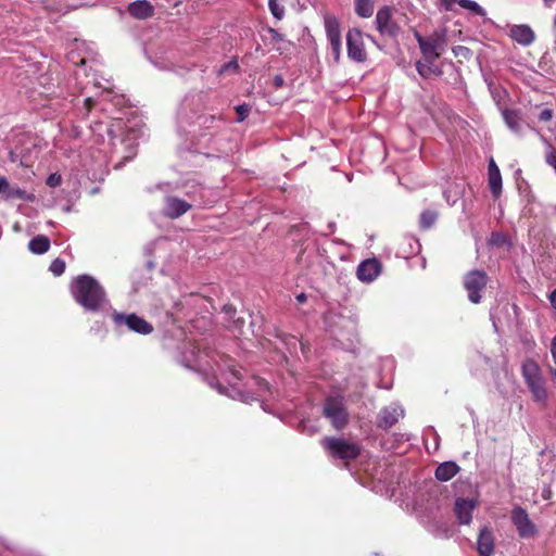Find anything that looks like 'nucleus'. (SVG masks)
<instances>
[{
  "label": "nucleus",
  "mask_w": 556,
  "mask_h": 556,
  "mask_svg": "<svg viewBox=\"0 0 556 556\" xmlns=\"http://www.w3.org/2000/svg\"><path fill=\"white\" fill-rule=\"evenodd\" d=\"M73 298L85 309L97 312L105 300V292L100 283L89 275H79L71 288Z\"/></svg>",
  "instance_id": "f257e3e1"
},
{
  "label": "nucleus",
  "mask_w": 556,
  "mask_h": 556,
  "mask_svg": "<svg viewBox=\"0 0 556 556\" xmlns=\"http://www.w3.org/2000/svg\"><path fill=\"white\" fill-rule=\"evenodd\" d=\"M320 445L332 460H340L344 467H349L362 453V446L343 437L327 435L320 440Z\"/></svg>",
  "instance_id": "f03ea898"
},
{
  "label": "nucleus",
  "mask_w": 556,
  "mask_h": 556,
  "mask_svg": "<svg viewBox=\"0 0 556 556\" xmlns=\"http://www.w3.org/2000/svg\"><path fill=\"white\" fill-rule=\"evenodd\" d=\"M521 375L534 401L545 404L548 397V393L539 364L531 358H527L522 363Z\"/></svg>",
  "instance_id": "7ed1b4c3"
},
{
  "label": "nucleus",
  "mask_w": 556,
  "mask_h": 556,
  "mask_svg": "<svg viewBox=\"0 0 556 556\" xmlns=\"http://www.w3.org/2000/svg\"><path fill=\"white\" fill-rule=\"evenodd\" d=\"M323 414L338 431L343 430L349 424V413L341 396L327 397Z\"/></svg>",
  "instance_id": "20e7f679"
},
{
  "label": "nucleus",
  "mask_w": 556,
  "mask_h": 556,
  "mask_svg": "<svg viewBox=\"0 0 556 556\" xmlns=\"http://www.w3.org/2000/svg\"><path fill=\"white\" fill-rule=\"evenodd\" d=\"M489 277L485 271L473 269L463 277V286L472 304H479L482 300V292L485 290Z\"/></svg>",
  "instance_id": "39448f33"
},
{
  "label": "nucleus",
  "mask_w": 556,
  "mask_h": 556,
  "mask_svg": "<svg viewBox=\"0 0 556 556\" xmlns=\"http://www.w3.org/2000/svg\"><path fill=\"white\" fill-rule=\"evenodd\" d=\"M365 34L358 28H350L346 33L348 56L355 63H365L368 54L364 42ZM372 40L370 35H366Z\"/></svg>",
  "instance_id": "423d86ee"
},
{
  "label": "nucleus",
  "mask_w": 556,
  "mask_h": 556,
  "mask_svg": "<svg viewBox=\"0 0 556 556\" xmlns=\"http://www.w3.org/2000/svg\"><path fill=\"white\" fill-rule=\"evenodd\" d=\"M112 319L115 325H125L130 331L139 334L147 336L152 333L154 330V327L151 323L147 321L144 318L138 316L135 313L124 314L114 312Z\"/></svg>",
  "instance_id": "0eeeda50"
},
{
  "label": "nucleus",
  "mask_w": 556,
  "mask_h": 556,
  "mask_svg": "<svg viewBox=\"0 0 556 556\" xmlns=\"http://www.w3.org/2000/svg\"><path fill=\"white\" fill-rule=\"evenodd\" d=\"M416 39L425 61H438L445 46L444 36L434 34L433 36L422 37L416 34Z\"/></svg>",
  "instance_id": "6e6552de"
},
{
  "label": "nucleus",
  "mask_w": 556,
  "mask_h": 556,
  "mask_svg": "<svg viewBox=\"0 0 556 556\" xmlns=\"http://www.w3.org/2000/svg\"><path fill=\"white\" fill-rule=\"evenodd\" d=\"M510 519L521 539L534 538L538 534V529L525 508L520 506L514 507Z\"/></svg>",
  "instance_id": "1a4fd4ad"
},
{
  "label": "nucleus",
  "mask_w": 556,
  "mask_h": 556,
  "mask_svg": "<svg viewBox=\"0 0 556 556\" xmlns=\"http://www.w3.org/2000/svg\"><path fill=\"white\" fill-rule=\"evenodd\" d=\"M325 29L327 39L329 41L331 53L336 63L341 60V28L340 22L337 17L327 15L325 17Z\"/></svg>",
  "instance_id": "9d476101"
},
{
  "label": "nucleus",
  "mask_w": 556,
  "mask_h": 556,
  "mask_svg": "<svg viewBox=\"0 0 556 556\" xmlns=\"http://www.w3.org/2000/svg\"><path fill=\"white\" fill-rule=\"evenodd\" d=\"M393 10L384 5L376 14V28L382 36L395 38L401 31V27L392 17Z\"/></svg>",
  "instance_id": "9b49d317"
},
{
  "label": "nucleus",
  "mask_w": 556,
  "mask_h": 556,
  "mask_svg": "<svg viewBox=\"0 0 556 556\" xmlns=\"http://www.w3.org/2000/svg\"><path fill=\"white\" fill-rule=\"evenodd\" d=\"M191 208V204L177 197H167L164 201L163 214L170 218L176 219L186 214Z\"/></svg>",
  "instance_id": "f8f14e48"
},
{
  "label": "nucleus",
  "mask_w": 556,
  "mask_h": 556,
  "mask_svg": "<svg viewBox=\"0 0 556 556\" xmlns=\"http://www.w3.org/2000/svg\"><path fill=\"white\" fill-rule=\"evenodd\" d=\"M381 273V263L377 258L363 261L357 267V277L361 281L371 282Z\"/></svg>",
  "instance_id": "ddd939ff"
},
{
  "label": "nucleus",
  "mask_w": 556,
  "mask_h": 556,
  "mask_svg": "<svg viewBox=\"0 0 556 556\" xmlns=\"http://www.w3.org/2000/svg\"><path fill=\"white\" fill-rule=\"evenodd\" d=\"M128 13L137 20H148L154 15L155 9L148 0H137L128 4Z\"/></svg>",
  "instance_id": "4468645a"
},
{
  "label": "nucleus",
  "mask_w": 556,
  "mask_h": 556,
  "mask_svg": "<svg viewBox=\"0 0 556 556\" xmlns=\"http://www.w3.org/2000/svg\"><path fill=\"white\" fill-rule=\"evenodd\" d=\"M477 549L481 556H491L494 552V535L490 528L483 527L480 530Z\"/></svg>",
  "instance_id": "2eb2a0df"
},
{
  "label": "nucleus",
  "mask_w": 556,
  "mask_h": 556,
  "mask_svg": "<svg viewBox=\"0 0 556 556\" xmlns=\"http://www.w3.org/2000/svg\"><path fill=\"white\" fill-rule=\"evenodd\" d=\"M475 502L468 498H457L455 502V514L463 525H468L472 518Z\"/></svg>",
  "instance_id": "dca6fc26"
},
{
  "label": "nucleus",
  "mask_w": 556,
  "mask_h": 556,
  "mask_svg": "<svg viewBox=\"0 0 556 556\" xmlns=\"http://www.w3.org/2000/svg\"><path fill=\"white\" fill-rule=\"evenodd\" d=\"M403 415V412L395 407H384L378 415V427L382 429L392 428Z\"/></svg>",
  "instance_id": "f3484780"
},
{
  "label": "nucleus",
  "mask_w": 556,
  "mask_h": 556,
  "mask_svg": "<svg viewBox=\"0 0 556 556\" xmlns=\"http://www.w3.org/2000/svg\"><path fill=\"white\" fill-rule=\"evenodd\" d=\"M510 37L522 46H529L535 39L534 31L528 25L514 26L510 29Z\"/></svg>",
  "instance_id": "a211bd4d"
},
{
  "label": "nucleus",
  "mask_w": 556,
  "mask_h": 556,
  "mask_svg": "<svg viewBox=\"0 0 556 556\" xmlns=\"http://www.w3.org/2000/svg\"><path fill=\"white\" fill-rule=\"evenodd\" d=\"M415 65L418 74L425 79H430L442 74V70L437 65V61H425L422 58L418 60Z\"/></svg>",
  "instance_id": "6ab92c4d"
},
{
  "label": "nucleus",
  "mask_w": 556,
  "mask_h": 556,
  "mask_svg": "<svg viewBox=\"0 0 556 556\" xmlns=\"http://www.w3.org/2000/svg\"><path fill=\"white\" fill-rule=\"evenodd\" d=\"M489 187L494 198H498L501 195L502 176L494 160H491L489 164Z\"/></svg>",
  "instance_id": "aec40b11"
},
{
  "label": "nucleus",
  "mask_w": 556,
  "mask_h": 556,
  "mask_svg": "<svg viewBox=\"0 0 556 556\" xmlns=\"http://www.w3.org/2000/svg\"><path fill=\"white\" fill-rule=\"evenodd\" d=\"M459 466L454 462H444L435 469V478L440 481H448L459 472Z\"/></svg>",
  "instance_id": "412c9836"
},
{
  "label": "nucleus",
  "mask_w": 556,
  "mask_h": 556,
  "mask_svg": "<svg viewBox=\"0 0 556 556\" xmlns=\"http://www.w3.org/2000/svg\"><path fill=\"white\" fill-rule=\"evenodd\" d=\"M503 118L505 121V124L511 131L516 134L521 132L523 119L518 111L505 109L503 111Z\"/></svg>",
  "instance_id": "4be33fe9"
},
{
  "label": "nucleus",
  "mask_w": 556,
  "mask_h": 556,
  "mask_svg": "<svg viewBox=\"0 0 556 556\" xmlns=\"http://www.w3.org/2000/svg\"><path fill=\"white\" fill-rule=\"evenodd\" d=\"M28 249L34 254H43L50 249V239L47 236L38 235L29 241Z\"/></svg>",
  "instance_id": "5701e85b"
},
{
  "label": "nucleus",
  "mask_w": 556,
  "mask_h": 556,
  "mask_svg": "<svg viewBox=\"0 0 556 556\" xmlns=\"http://www.w3.org/2000/svg\"><path fill=\"white\" fill-rule=\"evenodd\" d=\"M355 13L359 17L368 18L374 13L372 0H354Z\"/></svg>",
  "instance_id": "b1692460"
},
{
  "label": "nucleus",
  "mask_w": 556,
  "mask_h": 556,
  "mask_svg": "<svg viewBox=\"0 0 556 556\" xmlns=\"http://www.w3.org/2000/svg\"><path fill=\"white\" fill-rule=\"evenodd\" d=\"M439 213L433 210H425L419 217V226L424 230L430 229L437 222Z\"/></svg>",
  "instance_id": "393cba45"
},
{
  "label": "nucleus",
  "mask_w": 556,
  "mask_h": 556,
  "mask_svg": "<svg viewBox=\"0 0 556 556\" xmlns=\"http://www.w3.org/2000/svg\"><path fill=\"white\" fill-rule=\"evenodd\" d=\"M8 199L33 200L34 195H28L25 190L18 187H10L5 193Z\"/></svg>",
  "instance_id": "a878e982"
},
{
  "label": "nucleus",
  "mask_w": 556,
  "mask_h": 556,
  "mask_svg": "<svg viewBox=\"0 0 556 556\" xmlns=\"http://www.w3.org/2000/svg\"><path fill=\"white\" fill-rule=\"evenodd\" d=\"M457 3L459 4L460 8L463 9H467L478 15H482L483 14V9L476 2V1H472V0H457Z\"/></svg>",
  "instance_id": "bb28decb"
},
{
  "label": "nucleus",
  "mask_w": 556,
  "mask_h": 556,
  "mask_svg": "<svg viewBox=\"0 0 556 556\" xmlns=\"http://www.w3.org/2000/svg\"><path fill=\"white\" fill-rule=\"evenodd\" d=\"M452 51L454 56L457 58L459 61L469 60L472 55V51L465 46H455L453 47Z\"/></svg>",
  "instance_id": "cd10ccee"
},
{
  "label": "nucleus",
  "mask_w": 556,
  "mask_h": 556,
  "mask_svg": "<svg viewBox=\"0 0 556 556\" xmlns=\"http://www.w3.org/2000/svg\"><path fill=\"white\" fill-rule=\"evenodd\" d=\"M268 7L270 13L277 18L281 20L285 16V8L281 5L278 0H268Z\"/></svg>",
  "instance_id": "c85d7f7f"
},
{
  "label": "nucleus",
  "mask_w": 556,
  "mask_h": 556,
  "mask_svg": "<svg viewBox=\"0 0 556 556\" xmlns=\"http://www.w3.org/2000/svg\"><path fill=\"white\" fill-rule=\"evenodd\" d=\"M65 262L61 258H55L52 261V263L50 264V271L54 275V276H61L64 271H65Z\"/></svg>",
  "instance_id": "c756f323"
},
{
  "label": "nucleus",
  "mask_w": 556,
  "mask_h": 556,
  "mask_svg": "<svg viewBox=\"0 0 556 556\" xmlns=\"http://www.w3.org/2000/svg\"><path fill=\"white\" fill-rule=\"evenodd\" d=\"M238 70H239L238 62L236 60H231L220 66V68L218 70V75H224L228 72L237 73Z\"/></svg>",
  "instance_id": "7c9ffc66"
},
{
  "label": "nucleus",
  "mask_w": 556,
  "mask_h": 556,
  "mask_svg": "<svg viewBox=\"0 0 556 556\" xmlns=\"http://www.w3.org/2000/svg\"><path fill=\"white\" fill-rule=\"evenodd\" d=\"M236 112L238 114V122H243L249 113H250V105L248 104H241L236 108Z\"/></svg>",
  "instance_id": "2f4dec72"
},
{
  "label": "nucleus",
  "mask_w": 556,
  "mask_h": 556,
  "mask_svg": "<svg viewBox=\"0 0 556 556\" xmlns=\"http://www.w3.org/2000/svg\"><path fill=\"white\" fill-rule=\"evenodd\" d=\"M553 116H554L553 110L546 108V109H543L540 112L538 118H539L540 122L547 123V122H549L553 118Z\"/></svg>",
  "instance_id": "473e14b6"
},
{
  "label": "nucleus",
  "mask_w": 556,
  "mask_h": 556,
  "mask_svg": "<svg viewBox=\"0 0 556 556\" xmlns=\"http://www.w3.org/2000/svg\"><path fill=\"white\" fill-rule=\"evenodd\" d=\"M268 34L274 42H281L285 40L283 35H281L277 29L273 27L267 28Z\"/></svg>",
  "instance_id": "72a5a7b5"
},
{
  "label": "nucleus",
  "mask_w": 556,
  "mask_h": 556,
  "mask_svg": "<svg viewBox=\"0 0 556 556\" xmlns=\"http://www.w3.org/2000/svg\"><path fill=\"white\" fill-rule=\"evenodd\" d=\"M61 184V176L56 174H51L47 179V185L50 187H56Z\"/></svg>",
  "instance_id": "f704fd0d"
},
{
  "label": "nucleus",
  "mask_w": 556,
  "mask_h": 556,
  "mask_svg": "<svg viewBox=\"0 0 556 556\" xmlns=\"http://www.w3.org/2000/svg\"><path fill=\"white\" fill-rule=\"evenodd\" d=\"M9 189V182L5 177L0 176V193L5 194Z\"/></svg>",
  "instance_id": "c9c22d12"
},
{
  "label": "nucleus",
  "mask_w": 556,
  "mask_h": 556,
  "mask_svg": "<svg viewBox=\"0 0 556 556\" xmlns=\"http://www.w3.org/2000/svg\"><path fill=\"white\" fill-rule=\"evenodd\" d=\"M503 240H504L503 235H501L498 232L492 233V238H491L492 243L500 244Z\"/></svg>",
  "instance_id": "e433bc0d"
},
{
  "label": "nucleus",
  "mask_w": 556,
  "mask_h": 556,
  "mask_svg": "<svg viewBox=\"0 0 556 556\" xmlns=\"http://www.w3.org/2000/svg\"><path fill=\"white\" fill-rule=\"evenodd\" d=\"M94 104H96V101L92 98L85 99V108L87 109L88 112L91 111V109L94 106Z\"/></svg>",
  "instance_id": "4c0bfd02"
},
{
  "label": "nucleus",
  "mask_w": 556,
  "mask_h": 556,
  "mask_svg": "<svg viewBox=\"0 0 556 556\" xmlns=\"http://www.w3.org/2000/svg\"><path fill=\"white\" fill-rule=\"evenodd\" d=\"M549 302L554 308H556V288L548 295Z\"/></svg>",
  "instance_id": "58836bf2"
},
{
  "label": "nucleus",
  "mask_w": 556,
  "mask_h": 556,
  "mask_svg": "<svg viewBox=\"0 0 556 556\" xmlns=\"http://www.w3.org/2000/svg\"><path fill=\"white\" fill-rule=\"evenodd\" d=\"M551 352H552L553 359H554V362L556 364V336L552 340Z\"/></svg>",
  "instance_id": "ea45409f"
},
{
  "label": "nucleus",
  "mask_w": 556,
  "mask_h": 556,
  "mask_svg": "<svg viewBox=\"0 0 556 556\" xmlns=\"http://www.w3.org/2000/svg\"><path fill=\"white\" fill-rule=\"evenodd\" d=\"M306 300H307V296H306L305 293H300V294L296 295V301L299 303H304V302H306Z\"/></svg>",
  "instance_id": "a19ab883"
},
{
  "label": "nucleus",
  "mask_w": 556,
  "mask_h": 556,
  "mask_svg": "<svg viewBox=\"0 0 556 556\" xmlns=\"http://www.w3.org/2000/svg\"><path fill=\"white\" fill-rule=\"evenodd\" d=\"M282 81H283V80H282V78H281V77H276V78H275V84H276V86H281V85H282Z\"/></svg>",
  "instance_id": "79ce46f5"
},
{
  "label": "nucleus",
  "mask_w": 556,
  "mask_h": 556,
  "mask_svg": "<svg viewBox=\"0 0 556 556\" xmlns=\"http://www.w3.org/2000/svg\"><path fill=\"white\" fill-rule=\"evenodd\" d=\"M542 495H543V497H544L545 500H548V498H549V496H551V491H549V490H548V491H543V494H542Z\"/></svg>",
  "instance_id": "37998d69"
}]
</instances>
